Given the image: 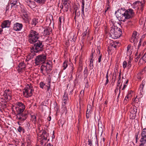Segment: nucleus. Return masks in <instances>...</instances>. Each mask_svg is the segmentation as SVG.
I'll return each mask as SVG.
<instances>
[{
  "label": "nucleus",
  "instance_id": "5fc2aeb1",
  "mask_svg": "<svg viewBox=\"0 0 146 146\" xmlns=\"http://www.w3.org/2000/svg\"><path fill=\"white\" fill-rule=\"evenodd\" d=\"M128 101L127 99L125 98L124 100V103L125 104Z\"/></svg>",
  "mask_w": 146,
  "mask_h": 146
},
{
  "label": "nucleus",
  "instance_id": "a211bd4d",
  "mask_svg": "<svg viewBox=\"0 0 146 146\" xmlns=\"http://www.w3.org/2000/svg\"><path fill=\"white\" fill-rule=\"evenodd\" d=\"M68 94L66 93V92L64 93V95L63 96L62 98L63 102L64 103L63 105L64 106L66 104V102L68 100Z\"/></svg>",
  "mask_w": 146,
  "mask_h": 146
},
{
  "label": "nucleus",
  "instance_id": "69168bd1",
  "mask_svg": "<svg viewBox=\"0 0 146 146\" xmlns=\"http://www.w3.org/2000/svg\"><path fill=\"white\" fill-rule=\"evenodd\" d=\"M47 146H53V145H52L50 143H49L47 144Z\"/></svg>",
  "mask_w": 146,
  "mask_h": 146
},
{
  "label": "nucleus",
  "instance_id": "9d476101",
  "mask_svg": "<svg viewBox=\"0 0 146 146\" xmlns=\"http://www.w3.org/2000/svg\"><path fill=\"white\" fill-rule=\"evenodd\" d=\"M21 12L22 13V18L24 20L25 22H28V19L29 17L28 14L25 9H23L21 10Z\"/></svg>",
  "mask_w": 146,
  "mask_h": 146
},
{
  "label": "nucleus",
  "instance_id": "ea45409f",
  "mask_svg": "<svg viewBox=\"0 0 146 146\" xmlns=\"http://www.w3.org/2000/svg\"><path fill=\"white\" fill-rule=\"evenodd\" d=\"M72 86H70V84L69 88L68 89V90L70 91V94H71L73 91V89H72Z\"/></svg>",
  "mask_w": 146,
  "mask_h": 146
},
{
  "label": "nucleus",
  "instance_id": "a18cd8bd",
  "mask_svg": "<svg viewBox=\"0 0 146 146\" xmlns=\"http://www.w3.org/2000/svg\"><path fill=\"white\" fill-rule=\"evenodd\" d=\"M132 53V51H131V49L129 50L127 52V55L128 56H130L131 55Z\"/></svg>",
  "mask_w": 146,
  "mask_h": 146
},
{
  "label": "nucleus",
  "instance_id": "dca6fc26",
  "mask_svg": "<svg viewBox=\"0 0 146 146\" xmlns=\"http://www.w3.org/2000/svg\"><path fill=\"white\" fill-rule=\"evenodd\" d=\"M145 80H143L142 81L141 84L139 86V89L140 90V93H139V94L141 95H142V92H143V87L145 84Z\"/></svg>",
  "mask_w": 146,
  "mask_h": 146
},
{
  "label": "nucleus",
  "instance_id": "6e6d98bb",
  "mask_svg": "<svg viewBox=\"0 0 146 146\" xmlns=\"http://www.w3.org/2000/svg\"><path fill=\"white\" fill-rule=\"evenodd\" d=\"M108 82H109L108 79V78H107V79H106V82L105 84L106 85L108 84Z\"/></svg>",
  "mask_w": 146,
  "mask_h": 146
},
{
  "label": "nucleus",
  "instance_id": "bf43d9fd",
  "mask_svg": "<svg viewBox=\"0 0 146 146\" xmlns=\"http://www.w3.org/2000/svg\"><path fill=\"white\" fill-rule=\"evenodd\" d=\"M131 96H130L129 95H127L125 97V98L126 99H129Z\"/></svg>",
  "mask_w": 146,
  "mask_h": 146
},
{
  "label": "nucleus",
  "instance_id": "58836bf2",
  "mask_svg": "<svg viewBox=\"0 0 146 146\" xmlns=\"http://www.w3.org/2000/svg\"><path fill=\"white\" fill-rule=\"evenodd\" d=\"M99 57L98 58V62L100 63L101 61V60L102 58V55L101 54H100V51L99 53Z\"/></svg>",
  "mask_w": 146,
  "mask_h": 146
},
{
  "label": "nucleus",
  "instance_id": "8fccbe9b",
  "mask_svg": "<svg viewBox=\"0 0 146 146\" xmlns=\"http://www.w3.org/2000/svg\"><path fill=\"white\" fill-rule=\"evenodd\" d=\"M86 31H87V30H86V31H84V32L82 34L83 38H84V37L86 35V34H87Z\"/></svg>",
  "mask_w": 146,
  "mask_h": 146
},
{
  "label": "nucleus",
  "instance_id": "864d4df0",
  "mask_svg": "<svg viewBox=\"0 0 146 146\" xmlns=\"http://www.w3.org/2000/svg\"><path fill=\"white\" fill-rule=\"evenodd\" d=\"M46 21H47V22H48V24H50V23H51V21L50 19L49 18H47L46 19Z\"/></svg>",
  "mask_w": 146,
  "mask_h": 146
},
{
  "label": "nucleus",
  "instance_id": "cd10ccee",
  "mask_svg": "<svg viewBox=\"0 0 146 146\" xmlns=\"http://www.w3.org/2000/svg\"><path fill=\"white\" fill-rule=\"evenodd\" d=\"M90 68L91 70L93 69V61L92 60V58H91L90 60Z\"/></svg>",
  "mask_w": 146,
  "mask_h": 146
},
{
  "label": "nucleus",
  "instance_id": "6ab92c4d",
  "mask_svg": "<svg viewBox=\"0 0 146 146\" xmlns=\"http://www.w3.org/2000/svg\"><path fill=\"white\" fill-rule=\"evenodd\" d=\"M52 32V29L50 27H48L44 31V34L45 36L49 35Z\"/></svg>",
  "mask_w": 146,
  "mask_h": 146
},
{
  "label": "nucleus",
  "instance_id": "0e129e2a",
  "mask_svg": "<svg viewBox=\"0 0 146 146\" xmlns=\"http://www.w3.org/2000/svg\"><path fill=\"white\" fill-rule=\"evenodd\" d=\"M143 72H146V66L144 68L143 70Z\"/></svg>",
  "mask_w": 146,
  "mask_h": 146
},
{
  "label": "nucleus",
  "instance_id": "a19ab883",
  "mask_svg": "<svg viewBox=\"0 0 146 146\" xmlns=\"http://www.w3.org/2000/svg\"><path fill=\"white\" fill-rule=\"evenodd\" d=\"M141 59H142L145 62H146V52L144 54Z\"/></svg>",
  "mask_w": 146,
  "mask_h": 146
},
{
  "label": "nucleus",
  "instance_id": "6e6552de",
  "mask_svg": "<svg viewBox=\"0 0 146 146\" xmlns=\"http://www.w3.org/2000/svg\"><path fill=\"white\" fill-rule=\"evenodd\" d=\"M46 56L41 54L37 56L35 59V63L38 65L40 63H42L44 62L46 59Z\"/></svg>",
  "mask_w": 146,
  "mask_h": 146
},
{
  "label": "nucleus",
  "instance_id": "603ef678",
  "mask_svg": "<svg viewBox=\"0 0 146 146\" xmlns=\"http://www.w3.org/2000/svg\"><path fill=\"white\" fill-rule=\"evenodd\" d=\"M88 144L89 145H90V146H91V145L92 144V142L91 141V140L90 139L88 140Z\"/></svg>",
  "mask_w": 146,
  "mask_h": 146
},
{
  "label": "nucleus",
  "instance_id": "7ed1b4c3",
  "mask_svg": "<svg viewBox=\"0 0 146 146\" xmlns=\"http://www.w3.org/2000/svg\"><path fill=\"white\" fill-rule=\"evenodd\" d=\"M110 36L114 39L119 37L122 34L121 29L116 26H113L110 28L109 31Z\"/></svg>",
  "mask_w": 146,
  "mask_h": 146
},
{
  "label": "nucleus",
  "instance_id": "f8f14e48",
  "mask_svg": "<svg viewBox=\"0 0 146 146\" xmlns=\"http://www.w3.org/2000/svg\"><path fill=\"white\" fill-rule=\"evenodd\" d=\"M11 24V22L9 20L4 21L1 25L2 28L9 27Z\"/></svg>",
  "mask_w": 146,
  "mask_h": 146
},
{
  "label": "nucleus",
  "instance_id": "aec40b11",
  "mask_svg": "<svg viewBox=\"0 0 146 146\" xmlns=\"http://www.w3.org/2000/svg\"><path fill=\"white\" fill-rule=\"evenodd\" d=\"M18 66L19 69L21 70L23 69L26 68V65L23 62H21L19 64Z\"/></svg>",
  "mask_w": 146,
  "mask_h": 146
},
{
  "label": "nucleus",
  "instance_id": "423d86ee",
  "mask_svg": "<svg viewBox=\"0 0 146 146\" xmlns=\"http://www.w3.org/2000/svg\"><path fill=\"white\" fill-rule=\"evenodd\" d=\"M125 10L124 8H121L115 11V14L119 21L123 22L125 21L124 19Z\"/></svg>",
  "mask_w": 146,
  "mask_h": 146
},
{
  "label": "nucleus",
  "instance_id": "4d7b16f0",
  "mask_svg": "<svg viewBox=\"0 0 146 146\" xmlns=\"http://www.w3.org/2000/svg\"><path fill=\"white\" fill-rule=\"evenodd\" d=\"M137 96H136V98H135V100H134V101H137V99L138 100V101H139V98H137Z\"/></svg>",
  "mask_w": 146,
  "mask_h": 146
},
{
  "label": "nucleus",
  "instance_id": "774afa93",
  "mask_svg": "<svg viewBox=\"0 0 146 146\" xmlns=\"http://www.w3.org/2000/svg\"><path fill=\"white\" fill-rule=\"evenodd\" d=\"M51 119V117L50 116L48 118V121H50Z\"/></svg>",
  "mask_w": 146,
  "mask_h": 146
},
{
  "label": "nucleus",
  "instance_id": "f03ea898",
  "mask_svg": "<svg viewBox=\"0 0 146 146\" xmlns=\"http://www.w3.org/2000/svg\"><path fill=\"white\" fill-rule=\"evenodd\" d=\"M17 105V118L21 121H24L28 117L27 114L24 112L25 107L24 104L21 102H18Z\"/></svg>",
  "mask_w": 146,
  "mask_h": 146
},
{
  "label": "nucleus",
  "instance_id": "b1692460",
  "mask_svg": "<svg viewBox=\"0 0 146 146\" xmlns=\"http://www.w3.org/2000/svg\"><path fill=\"white\" fill-rule=\"evenodd\" d=\"M31 120L33 122H34L35 123L36 120V116L35 115H31Z\"/></svg>",
  "mask_w": 146,
  "mask_h": 146
},
{
  "label": "nucleus",
  "instance_id": "13d9d810",
  "mask_svg": "<svg viewBox=\"0 0 146 146\" xmlns=\"http://www.w3.org/2000/svg\"><path fill=\"white\" fill-rule=\"evenodd\" d=\"M121 82V81L120 80H118L117 81V86H119V85L120 84Z\"/></svg>",
  "mask_w": 146,
  "mask_h": 146
},
{
  "label": "nucleus",
  "instance_id": "f3484780",
  "mask_svg": "<svg viewBox=\"0 0 146 146\" xmlns=\"http://www.w3.org/2000/svg\"><path fill=\"white\" fill-rule=\"evenodd\" d=\"M69 40L72 42H74L76 40V37H74V34L73 33H71L69 34L68 36Z\"/></svg>",
  "mask_w": 146,
  "mask_h": 146
},
{
  "label": "nucleus",
  "instance_id": "680f3d73",
  "mask_svg": "<svg viewBox=\"0 0 146 146\" xmlns=\"http://www.w3.org/2000/svg\"><path fill=\"white\" fill-rule=\"evenodd\" d=\"M138 133H136L135 134V138L136 139H138Z\"/></svg>",
  "mask_w": 146,
  "mask_h": 146
},
{
  "label": "nucleus",
  "instance_id": "c85d7f7f",
  "mask_svg": "<svg viewBox=\"0 0 146 146\" xmlns=\"http://www.w3.org/2000/svg\"><path fill=\"white\" fill-rule=\"evenodd\" d=\"M36 2L40 4L44 3L46 1V0H34Z\"/></svg>",
  "mask_w": 146,
  "mask_h": 146
},
{
  "label": "nucleus",
  "instance_id": "4c0bfd02",
  "mask_svg": "<svg viewBox=\"0 0 146 146\" xmlns=\"http://www.w3.org/2000/svg\"><path fill=\"white\" fill-rule=\"evenodd\" d=\"M59 19L60 22V23H59V24L60 25H61L62 23V21H64V18L63 17H61L59 18Z\"/></svg>",
  "mask_w": 146,
  "mask_h": 146
},
{
  "label": "nucleus",
  "instance_id": "ddd939ff",
  "mask_svg": "<svg viewBox=\"0 0 146 146\" xmlns=\"http://www.w3.org/2000/svg\"><path fill=\"white\" fill-rule=\"evenodd\" d=\"M9 90H5V94H4V96L5 98L7 101L10 100L11 99V96L10 95V93H9Z\"/></svg>",
  "mask_w": 146,
  "mask_h": 146
},
{
  "label": "nucleus",
  "instance_id": "f704fd0d",
  "mask_svg": "<svg viewBox=\"0 0 146 146\" xmlns=\"http://www.w3.org/2000/svg\"><path fill=\"white\" fill-rule=\"evenodd\" d=\"M140 142L139 146H145L146 143V141L140 140Z\"/></svg>",
  "mask_w": 146,
  "mask_h": 146
},
{
  "label": "nucleus",
  "instance_id": "5701e85b",
  "mask_svg": "<svg viewBox=\"0 0 146 146\" xmlns=\"http://www.w3.org/2000/svg\"><path fill=\"white\" fill-rule=\"evenodd\" d=\"M137 40V38H133V37H131L130 39V41L132 43L134 42V46H136V41Z\"/></svg>",
  "mask_w": 146,
  "mask_h": 146
},
{
  "label": "nucleus",
  "instance_id": "bb28decb",
  "mask_svg": "<svg viewBox=\"0 0 146 146\" xmlns=\"http://www.w3.org/2000/svg\"><path fill=\"white\" fill-rule=\"evenodd\" d=\"M135 4H137L138 3H139V4L140 5H141V11H142L143 10V8L144 5V3H143L139 1L135 2Z\"/></svg>",
  "mask_w": 146,
  "mask_h": 146
},
{
  "label": "nucleus",
  "instance_id": "37998d69",
  "mask_svg": "<svg viewBox=\"0 0 146 146\" xmlns=\"http://www.w3.org/2000/svg\"><path fill=\"white\" fill-rule=\"evenodd\" d=\"M46 64V66H47V67L48 68H50V69L51 70V68L52 67L51 65L48 62H47Z\"/></svg>",
  "mask_w": 146,
  "mask_h": 146
},
{
  "label": "nucleus",
  "instance_id": "412c9836",
  "mask_svg": "<svg viewBox=\"0 0 146 146\" xmlns=\"http://www.w3.org/2000/svg\"><path fill=\"white\" fill-rule=\"evenodd\" d=\"M84 0H82V5L81 6L82 7V15H83V16H84Z\"/></svg>",
  "mask_w": 146,
  "mask_h": 146
},
{
  "label": "nucleus",
  "instance_id": "39448f33",
  "mask_svg": "<svg viewBox=\"0 0 146 146\" xmlns=\"http://www.w3.org/2000/svg\"><path fill=\"white\" fill-rule=\"evenodd\" d=\"M34 91L33 88L31 85L27 84L23 90V94L25 97L28 98L32 95V92Z\"/></svg>",
  "mask_w": 146,
  "mask_h": 146
},
{
  "label": "nucleus",
  "instance_id": "de8ad7c7",
  "mask_svg": "<svg viewBox=\"0 0 146 146\" xmlns=\"http://www.w3.org/2000/svg\"><path fill=\"white\" fill-rule=\"evenodd\" d=\"M131 45L130 44L128 45L127 48V52L130 50L131 48Z\"/></svg>",
  "mask_w": 146,
  "mask_h": 146
},
{
  "label": "nucleus",
  "instance_id": "2eb2a0df",
  "mask_svg": "<svg viewBox=\"0 0 146 146\" xmlns=\"http://www.w3.org/2000/svg\"><path fill=\"white\" fill-rule=\"evenodd\" d=\"M137 112V108L136 107L134 108L130 112V116H132L133 119H135L136 116Z\"/></svg>",
  "mask_w": 146,
  "mask_h": 146
},
{
  "label": "nucleus",
  "instance_id": "0eeeda50",
  "mask_svg": "<svg viewBox=\"0 0 146 146\" xmlns=\"http://www.w3.org/2000/svg\"><path fill=\"white\" fill-rule=\"evenodd\" d=\"M135 15L133 10L131 9H129L125 11L124 19H128L133 17Z\"/></svg>",
  "mask_w": 146,
  "mask_h": 146
},
{
  "label": "nucleus",
  "instance_id": "393cba45",
  "mask_svg": "<svg viewBox=\"0 0 146 146\" xmlns=\"http://www.w3.org/2000/svg\"><path fill=\"white\" fill-rule=\"evenodd\" d=\"M25 127L26 128L27 131L30 130L31 128V124L29 122H27L26 123Z\"/></svg>",
  "mask_w": 146,
  "mask_h": 146
},
{
  "label": "nucleus",
  "instance_id": "49530a36",
  "mask_svg": "<svg viewBox=\"0 0 146 146\" xmlns=\"http://www.w3.org/2000/svg\"><path fill=\"white\" fill-rule=\"evenodd\" d=\"M88 70L87 68V67H86V68H85L84 69V74H87L88 72Z\"/></svg>",
  "mask_w": 146,
  "mask_h": 146
},
{
  "label": "nucleus",
  "instance_id": "7c9ffc66",
  "mask_svg": "<svg viewBox=\"0 0 146 146\" xmlns=\"http://www.w3.org/2000/svg\"><path fill=\"white\" fill-rule=\"evenodd\" d=\"M131 58H130L129 60V61L128 62V64H127V67L129 68L131 66Z\"/></svg>",
  "mask_w": 146,
  "mask_h": 146
},
{
  "label": "nucleus",
  "instance_id": "338daca9",
  "mask_svg": "<svg viewBox=\"0 0 146 146\" xmlns=\"http://www.w3.org/2000/svg\"><path fill=\"white\" fill-rule=\"evenodd\" d=\"M121 78V73H120L119 74V78H118V79H119L118 80H120Z\"/></svg>",
  "mask_w": 146,
  "mask_h": 146
},
{
  "label": "nucleus",
  "instance_id": "473e14b6",
  "mask_svg": "<svg viewBox=\"0 0 146 146\" xmlns=\"http://www.w3.org/2000/svg\"><path fill=\"white\" fill-rule=\"evenodd\" d=\"M68 62L65 61H64L63 64V67L64 68L63 69L65 70L66 67H67L68 64H67Z\"/></svg>",
  "mask_w": 146,
  "mask_h": 146
},
{
  "label": "nucleus",
  "instance_id": "79ce46f5",
  "mask_svg": "<svg viewBox=\"0 0 146 146\" xmlns=\"http://www.w3.org/2000/svg\"><path fill=\"white\" fill-rule=\"evenodd\" d=\"M40 87L42 88H43L45 84L43 82H41L40 83Z\"/></svg>",
  "mask_w": 146,
  "mask_h": 146
},
{
  "label": "nucleus",
  "instance_id": "a878e982",
  "mask_svg": "<svg viewBox=\"0 0 146 146\" xmlns=\"http://www.w3.org/2000/svg\"><path fill=\"white\" fill-rule=\"evenodd\" d=\"M38 23V19H37L35 18L32 20L31 24L35 26Z\"/></svg>",
  "mask_w": 146,
  "mask_h": 146
},
{
  "label": "nucleus",
  "instance_id": "e433bc0d",
  "mask_svg": "<svg viewBox=\"0 0 146 146\" xmlns=\"http://www.w3.org/2000/svg\"><path fill=\"white\" fill-rule=\"evenodd\" d=\"M137 32L135 31H134L133 32L132 34V36L131 37H133V38H136V37L137 36Z\"/></svg>",
  "mask_w": 146,
  "mask_h": 146
},
{
  "label": "nucleus",
  "instance_id": "c03bdc74",
  "mask_svg": "<svg viewBox=\"0 0 146 146\" xmlns=\"http://www.w3.org/2000/svg\"><path fill=\"white\" fill-rule=\"evenodd\" d=\"M89 110V109L88 108V107L87 108V110L86 111V117L87 118H88L90 117L89 114L88 113V110Z\"/></svg>",
  "mask_w": 146,
  "mask_h": 146
},
{
  "label": "nucleus",
  "instance_id": "9b49d317",
  "mask_svg": "<svg viewBox=\"0 0 146 146\" xmlns=\"http://www.w3.org/2000/svg\"><path fill=\"white\" fill-rule=\"evenodd\" d=\"M23 27V25L22 24L18 23H16L14 24L13 29L16 31H20Z\"/></svg>",
  "mask_w": 146,
  "mask_h": 146
},
{
  "label": "nucleus",
  "instance_id": "4be33fe9",
  "mask_svg": "<svg viewBox=\"0 0 146 146\" xmlns=\"http://www.w3.org/2000/svg\"><path fill=\"white\" fill-rule=\"evenodd\" d=\"M18 0H11L10 2V4L12 5L11 7L15 6L17 3Z\"/></svg>",
  "mask_w": 146,
  "mask_h": 146
},
{
  "label": "nucleus",
  "instance_id": "72a5a7b5",
  "mask_svg": "<svg viewBox=\"0 0 146 146\" xmlns=\"http://www.w3.org/2000/svg\"><path fill=\"white\" fill-rule=\"evenodd\" d=\"M75 17H74V18L75 19V18H76V17H78L80 15V11H78V12H77V10H76V11H75Z\"/></svg>",
  "mask_w": 146,
  "mask_h": 146
},
{
  "label": "nucleus",
  "instance_id": "c756f323",
  "mask_svg": "<svg viewBox=\"0 0 146 146\" xmlns=\"http://www.w3.org/2000/svg\"><path fill=\"white\" fill-rule=\"evenodd\" d=\"M25 1L27 4L29 6L31 4H32L33 3H35L34 1H32L31 0H25Z\"/></svg>",
  "mask_w": 146,
  "mask_h": 146
},
{
  "label": "nucleus",
  "instance_id": "20e7f679",
  "mask_svg": "<svg viewBox=\"0 0 146 146\" xmlns=\"http://www.w3.org/2000/svg\"><path fill=\"white\" fill-rule=\"evenodd\" d=\"M48 136V133L45 131H43L41 135L40 136H38V142H40L42 145L44 144V145H45L46 143L49 140V139H48V141H47V137Z\"/></svg>",
  "mask_w": 146,
  "mask_h": 146
},
{
  "label": "nucleus",
  "instance_id": "1a4fd4ad",
  "mask_svg": "<svg viewBox=\"0 0 146 146\" xmlns=\"http://www.w3.org/2000/svg\"><path fill=\"white\" fill-rule=\"evenodd\" d=\"M40 69V72L44 75L46 74H48V72L51 70L50 68L47 67V66L42 65L41 66Z\"/></svg>",
  "mask_w": 146,
  "mask_h": 146
},
{
  "label": "nucleus",
  "instance_id": "2f4dec72",
  "mask_svg": "<svg viewBox=\"0 0 146 146\" xmlns=\"http://www.w3.org/2000/svg\"><path fill=\"white\" fill-rule=\"evenodd\" d=\"M18 131L19 132L21 133L22 131H23V133L24 132V129H23L21 127V126H19V127L17 129Z\"/></svg>",
  "mask_w": 146,
  "mask_h": 146
},
{
  "label": "nucleus",
  "instance_id": "f257e3e1",
  "mask_svg": "<svg viewBox=\"0 0 146 146\" xmlns=\"http://www.w3.org/2000/svg\"><path fill=\"white\" fill-rule=\"evenodd\" d=\"M39 33L36 31L31 30L28 36V41L31 43L34 44L31 52L38 53L42 51L44 49V45L43 41L38 40Z\"/></svg>",
  "mask_w": 146,
  "mask_h": 146
},
{
  "label": "nucleus",
  "instance_id": "4468645a",
  "mask_svg": "<svg viewBox=\"0 0 146 146\" xmlns=\"http://www.w3.org/2000/svg\"><path fill=\"white\" fill-rule=\"evenodd\" d=\"M141 138L140 141H146V129H144L141 133Z\"/></svg>",
  "mask_w": 146,
  "mask_h": 146
},
{
  "label": "nucleus",
  "instance_id": "c9c22d12",
  "mask_svg": "<svg viewBox=\"0 0 146 146\" xmlns=\"http://www.w3.org/2000/svg\"><path fill=\"white\" fill-rule=\"evenodd\" d=\"M127 63L126 62V61H124L123 64V68H126L127 66Z\"/></svg>",
  "mask_w": 146,
  "mask_h": 146
},
{
  "label": "nucleus",
  "instance_id": "052dcab7",
  "mask_svg": "<svg viewBox=\"0 0 146 146\" xmlns=\"http://www.w3.org/2000/svg\"><path fill=\"white\" fill-rule=\"evenodd\" d=\"M106 79H107V78H108V71L106 73Z\"/></svg>",
  "mask_w": 146,
  "mask_h": 146
},
{
  "label": "nucleus",
  "instance_id": "09e8293b",
  "mask_svg": "<svg viewBox=\"0 0 146 146\" xmlns=\"http://www.w3.org/2000/svg\"><path fill=\"white\" fill-rule=\"evenodd\" d=\"M64 1L63 5L64 6H66V7L68 8V5H67V2L68 1Z\"/></svg>",
  "mask_w": 146,
  "mask_h": 146
},
{
  "label": "nucleus",
  "instance_id": "e2e57ef3",
  "mask_svg": "<svg viewBox=\"0 0 146 146\" xmlns=\"http://www.w3.org/2000/svg\"><path fill=\"white\" fill-rule=\"evenodd\" d=\"M140 58V57L139 56H138L135 59V62H137L138 60V59Z\"/></svg>",
  "mask_w": 146,
  "mask_h": 146
},
{
  "label": "nucleus",
  "instance_id": "3c124183",
  "mask_svg": "<svg viewBox=\"0 0 146 146\" xmlns=\"http://www.w3.org/2000/svg\"><path fill=\"white\" fill-rule=\"evenodd\" d=\"M98 125L99 127V126H100V127H102V125L101 124V121H98Z\"/></svg>",
  "mask_w": 146,
  "mask_h": 146
}]
</instances>
